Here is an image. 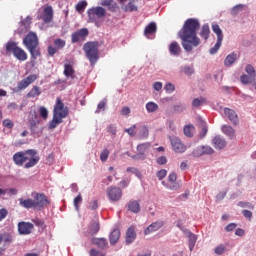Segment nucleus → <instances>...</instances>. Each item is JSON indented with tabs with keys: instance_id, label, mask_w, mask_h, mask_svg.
Returning a JSON list of instances; mask_svg holds the SVG:
<instances>
[{
	"instance_id": "1",
	"label": "nucleus",
	"mask_w": 256,
	"mask_h": 256,
	"mask_svg": "<svg viewBox=\"0 0 256 256\" xmlns=\"http://www.w3.org/2000/svg\"><path fill=\"white\" fill-rule=\"evenodd\" d=\"M201 23L195 18H189L184 22L182 29L178 32V37L182 41V47L188 53L193 51V47L201 45V39L197 37Z\"/></svg>"
},
{
	"instance_id": "2",
	"label": "nucleus",
	"mask_w": 256,
	"mask_h": 256,
	"mask_svg": "<svg viewBox=\"0 0 256 256\" xmlns=\"http://www.w3.org/2000/svg\"><path fill=\"white\" fill-rule=\"evenodd\" d=\"M41 160V157L37 155V150L29 149L26 151H20L13 155V161L15 165L19 167L23 166L26 161H28L24 167L25 169H31V167H35L37 163Z\"/></svg>"
},
{
	"instance_id": "3",
	"label": "nucleus",
	"mask_w": 256,
	"mask_h": 256,
	"mask_svg": "<svg viewBox=\"0 0 256 256\" xmlns=\"http://www.w3.org/2000/svg\"><path fill=\"white\" fill-rule=\"evenodd\" d=\"M23 45L28 49L31 60L29 65L35 67L37 65V57H41V48H39V37L35 32H29L23 39Z\"/></svg>"
},
{
	"instance_id": "4",
	"label": "nucleus",
	"mask_w": 256,
	"mask_h": 256,
	"mask_svg": "<svg viewBox=\"0 0 256 256\" xmlns=\"http://www.w3.org/2000/svg\"><path fill=\"white\" fill-rule=\"evenodd\" d=\"M5 49L7 55H13L18 61H27L28 59L27 52L15 41H8L5 44Z\"/></svg>"
},
{
	"instance_id": "5",
	"label": "nucleus",
	"mask_w": 256,
	"mask_h": 256,
	"mask_svg": "<svg viewBox=\"0 0 256 256\" xmlns=\"http://www.w3.org/2000/svg\"><path fill=\"white\" fill-rule=\"evenodd\" d=\"M83 49L90 64L95 65L99 61V43L87 42Z\"/></svg>"
},
{
	"instance_id": "6",
	"label": "nucleus",
	"mask_w": 256,
	"mask_h": 256,
	"mask_svg": "<svg viewBox=\"0 0 256 256\" xmlns=\"http://www.w3.org/2000/svg\"><path fill=\"white\" fill-rule=\"evenodd\" d=\"M87 15L89 22L97 25L98 19H103L107 15V10L101 6H96L88 9Z\"/></svg>"
},
{
	"instance_id": "7",
	"label": "nucleus",
	"mask_w": 256,
	"mask_h": 256,
	"mask_svg": "<svg viewBox=\"0 0 256 256\" xmlns=\"http://www.w3.org/2000/svg\"><path fill=\"white\" fill-rule=\"evenodd\" d=\"M53 115H56V117H59L60 119H65V117L69 115V108L65 106L61 97H57L56 99Z\"/></svg>"
},
{
	"instance_id": "8",
	"label": "nucleus",
	"mask_w": 256,
	"mask_h": 256,
	"mask_svg": "<svg viewBox=\"0 0 256 256\" xmlns=\"http://www.w3.org/2000/svg\"><path fill=\"white\" fill-rule=\"evenodd\" d=\"M212 31L217 35V42L214 47L210 48L209 53L210 55H215L219 49H221V45L223 43V30L219 27V24L212 25Z\"/></svg>"
},
{
	"instance_id": "9",
	"label": "nucleus",
	"mask_w": 256,
	"mask_h": 256,
	"mask_svg": "<svg viewBox=\"0 0 256 256\" xmlns=\"http://www.w3.org/2000/svg\"><path fill=\"white\" fill-rule=\"evenodd\" d=\"M34 209H37L38 211H41L42 209H45V207H48V205H51V201H49V198L44 193H37L34 196Z\"/></svg>"
},
{
	"instance_id": "10",
	"label": "nucleus",
	"mask_w": 256,
	"mask_h": 256,
	"mask_svg": "<svg viewBox=\"0 0 256 256\" xmlns=\"http://www.w3.org/2000/svg\"><path fill=\"white\" fill-rule=\"evenodd\" d=\"M107 196L110 201L117 202L120 201L121 197H123V191L119 187L111 186L107 188Z\"/></svg>"
},
{
	"instance_id": "11",
	"label": "nucleus",
	"mask_w": 256,
	"mask_h": 256,
	"mask_svg": "<svg viewBox=\"0 0 256 256\" xmlns=\"http://www.w3.org/2000/svg\"><path fill=\"white\" fill-rule=\"evenodd\" d=\"M19 235H31L33 233V229H35V225L31 222L21 221L17 225Z\"/></svg>"
},
{
	"instance_id": "12",
	"label": "nucleus",
	"mask_w": 256,
	"mask_h": 256,
	"mask_svg": "<svg viewBox=\"0 0 256 256\" xmlns=\"http://www.w3.org/2000/svg\"><path fill=\"white\" fill-rule=\"evenodd\" d=\"M170 143L175 153H185V151H187V146H185V144H183L181 139L177 137H171Z\"/></svg>"
},
{
	"instance_id": "13",
	"label": "nucleus",
	"mask_w": 256,
	"mask_h": 256,
	"mask_svg": "<svg viewBox=\"0 0 256 256\" xmlns=\"http://www.w3.org/2000/svg\"><path fill=\"white\" fill-rule=\"evenodd\" d=\"M89 35V30L87 28H82L71 35L72 43H79V41H85V37Z\"/></svg>"
},
{
	"instance_id": "14",
	"label": "nucleus",
	"mask_w": 256,
	"mask_h": 256,
	"mask_svg": "<svg viewBox=\"0 0 256 256\" xmlns=\"http://www.w3.org/2000/svg\"><path fill=\"white\" fill-rule=\"evenodd\" d=\"M35 81H37V75H29L18 83L17 91H23V89H27V87H29L31 83H35Z\"/></svg>"
},
{
	"instance_id": "15",
	"label": "nucleus",
	"mask_w": 256,
	"mask_h": 256,
	"mask_svg": "<svg viewBox=\"0 0 256 256\" xmlns=\"http://www.w3.org/2000/svg\"><path fill=\"white\" fill-rule=\"evenodd\" d=\"M149 147H151V143L147 142V143H143L137 146V152L138 154L132 156V159L137 160V159H145V152L147 151V149H149Z\"/></svg>"
},
{
	"instance_id": "16",
	"label": "nucleus",
	"mask_w": 256,
	"mask_h": 256,
	"mask_svg": "<svg viewBox=\"0 0 256 256\" xmlns=\"http://www.w3.org/2000/svg\"><path fill=\"white\" fill-rule=\"evenodd\" d=\"M224 115L228 117L229 121L234 125H239V117L237 116V112L231 108H224Z\"/></svg>"
},
{
	"instance_id": "17",
	"label": "nucleus",
	"mask_w": 256,
	"mask_h": 256,
	"mask_svg": "<svg viewBox=\"0 0 256 256\" xmlns=\"http://www.w3.org/2000/svg\"><path fill=\"white\" fill-rule=\"evenodd\" d=\"M157 33V24L155 22L149 23L144 29V35L147 39H153Z\"/></svg>"
},
{
	"instance_id": "18",
	"label": "nucleus",
	"mask_w": 256,
	"mask_h": 256,
	"mask_svg": "<svg viewBox=\"0 0 256 256\" xmlns=\"http://www.w3.org/2000/svg\"><path fill=\"white\" fill-rule=\"evenodd\" d=\"M163 225H164L163 221L153 222L144 230V234L151 235V233H155V231H159V229H161Z\"/></svg>"
},
{
	"instance_id": "19",
	"label": "nucleus",
	"mask_w": 256,
	"mask_h": 256,
	"mask_svg": "<svg viewBox=\"0 0 256 256\" xmlns=\"http://www.w3.org/2000/svg\"><path fill=\"white\" fill-rule=\"evenodd\" d=\"M91 243L92 245H95L96 247H98V249H107V245H109V243L107 242V239L105 238H97V237H93L91 239Z\"/></svg>"
},
{
	"instance_id": "20",
	"label": "nucleus",
	"mask_w": 256,
	"mask_h": 256,
	"mask_svg": "<svg viewBox=\"0 0 256 256\" xmlns=\"http://www.w3.org/2000/svg\"><path fill=\"white\" fill-rule=\"evenodd\" d=\"M169 53L173 55L174 57H179L181 55V46L179 45V42L173 41L169 45Z\"/></svg>"
},
{
	"instance_id": "21",
	"label": "nucleus",
	"mask_w": 256,
	"mask_h": 256,
	"mask_svg": "<svg viewBox=\"0 0 256 256\" xmlns=\"http://www.w3.org/2000/svg\"><path fill=\"white\" fill-rule=\"evenodd\" d=\"M44 23H51L53 21V7L46 6L44 8V14L42 16Z\"/></svg>"
},
{
	"instance_id": "22",
	"label": "nucleus",
	"mask_w": 256,
	"mask_h": 256,
	"mask_svg": "<svg viewBox=\"0 0 256 256\" xmlns=\"http://www.w3.org/2000/svg\"><path fill=\"white\" fill-rule=\"evenodd\" d=\"M119 239H121V230L115 228L109 235L110 245H117Z\"/></svg>"
},
{
	"instance_id": "23",
	"label": "nucleus",
	"mask_w": 256,
	"mask_h": 256,
	"mask_svg": "<svg viewBox=\"0 0 256 256\" xmlns=\"http://www.w3.org/2000/svg\"><path fill=\"white\" fill-rule=\"evenodd\" d=\"M0 237H1V243L4 242V245H11V243H13L15 239L13 231L4 232L3 234H0Z\"/></svg>"
},
{
	"instance_id": "24",
	"label": "nucleus",
	"mask_w": 256,
	"mask_h": 256,
	"mask_svg": "<svg viewBox=\"0 0 256 256\" xmlns=\"http://www.w3.org/2000/svg\"><path fill=\"white\" fill-rule=\"evenodd\" d=\"M212 143L215 149H225V147H227V141H225L221 136L214 137Z\"/></svg>"
},
{
	"instance_id": "25",
	"label": "nucleus",
	"mask_w": 256,
	"mask_h": 256,
	"mask_svg": "<svg viewBox=\"0 0 256 256\" xmlns=\"http://www.w3.org/2000/svg\"><path fill=\"white\" fill-rule=\"evenodd\" d=\"M127 208L131 213H139V211H141V204H139V201L137 200H130L127 203Z\"/></svg>"
},
{
	"instance_id": "26",
	"label": "nucleus",
	"mask_w": 256,
	"mask_h": 256,
	"mask_svg": "<svg viewBox=\"0 0 256 256\" xmlns=\"http://www.w3.org/2000/svg\"><path fill=\"white\" fill-rule=\"evenodd\" d=\"M19 205H20V207H23L24 209H35V202L31 198H28V199L20 198Z\"/></svg>"
},
{
	"instance_id": "27",
	"label": "nucleus",
	"mask_w": 256,
	"mask_h": 256,
	"mask_svg": "<svg viewBox=\"0 0 256 256\" xmlns=\"http://www.w3.org/2000/svg\"><path fill=\"white\" fill-rule=\"evenodd\" d=\"M135 239H137V234L135 233V229L134 228H128L127 232H126V244L127 245H131V243H133V241H135Z\"/></svg>"
},
{
	"instance_id": "28",
	"label": "nucleus",
	"mask_w": 256,
	"mask_h": 256,
	"mask_svg": "<svg viewBox=\"0 0 256 256\" xmlns=\"http://www.w3.org/2000/svg\"><path fill=\"white\" fill-rule=\"evenodd\" d=\"M221 131L230 139L235 137V128H232L230 125H222Z\"/></svg>"
},
{
	"instance_id": "29",
	"label": "nucleus",
	"mask_w": 256,
	"mask_h": 256,
	"mask_svg": "<svg viewBox=\"0 0 256 256\" xmlns=\"http://www.w3.org/2000/svg\"><path fill=\"white\" fill-rule=\"evenodd\" d=\"M100 229H101V226L99 225V221H94L90 224L88 228V233L89 235H97Z\"/></svg>"
},
{
	"instance_id": "30",
	"label": "nucleus",
	"mask_w": 256,
	"mask_h": 256,
	"mask_svg": "<svg viewBox=\"0 0 256 256\" xmlns=\"http://www.w3.org/2000/svg\"><path fill=\"white\" fill-rule=\"evenodd\" d=\"M64 75L65 77H71V79H75V69H73V65L71 64L64 65Z\"/></svg>"
},
{
	"instance_id": "31",
	"label": "nucleus",
	"mask_w": 256,
	"mask_h": 256,
	"mask_svg": "<svg viewBox=\"0 0 256 256\" xmlns=\"http://www.w3.org/2000/svg\"><path fill=\"white\" fill-rule=\"evenodd\" d=\"M61 123H63V118H59L58 116L53 114V118L49 122L48 128L49 129H55V128H57V125H61Z\"/></svg>"
},
{
	"instance_id": "32",
	"label": "nucleus",
	"mask_w": 256,
	"mask_h": 256,
	"mask_svg": "<svg viewBox=\"0 0 256 256\" xmlns=\"http://www.w3.org/2000/svg\"><path fill=\"white\" fill-rule=\"evenodd\" d=\"M39 95H41V88L39 86H33L29 93H27L29 99H34V97H39Z\"/></svg>"
},
{
	"instance_id": "33",
	"label": "nucleus",
	"mask_w": 256,
	"mask_h": 256,
	"mask_svg": "<svg viewBox=\"0 0 256 256\" xmlns=\"http://www.w3.org/2000/svg\"><path fill=\"white\" fill-rule=\"evenodd\" d=\"M211 33V29H209V24H204L202 26L201 32H200V36L205 39V41H207V39H209V35Z\"/></svg>"
},
{
	"instance_id": "34",
	"label": "nucleus",
	"mask_w": 256,
	"mask_h": 256,
	"mask_svg": "<svg viewBox=\"0 0 256 256\" xmlns=\"http://www.w3.org/2000/svg\"><path fill=\"white\" fill-rule=\"evenodd\" d=\"M237 61V54H229L226 59L224 60V65L226 67H231V65H233V63H235Z\"/></svg>"
},
{
	"instance_id": "35",
	"label": "nucleus",
	"mask_w": 256,
	"mask_h": 256,
	"mask_svg": "<svg viewBox=\"0 0 256 256\" xmlns=\"http://www.w3.org/2000/svg\"><path fill=\"white\" fill-rule=\"evenodd\" d=\"M123 10L125 13H133V11H137L135 0H131L126 6L123 7Z\"/></svg>"
},
{
	"instance_id": "36",
	"label": "nucleus",
	"mask_w": 256,
	"mask_h": 256,
	"mask_svg": "<svg viewBox=\"0 0 256 256\" xmlns=\"http://www.w3.org/2000/svg\"><path fill=\"white\" fill-rule=\"evenodd\" d=\"M40 121L37 119V114L34 115L32 119L29 120V127L33 133L37 131V125H39Z\"/></svg>"
},
{
	"instance_id": "37",
	"label": "nucleus",
	"mask_w": 256,
	"mask_h": 256,
	"mask_svg": "<svg viewBox=\"0 0 256 256\" xmlns=\"http://www.w3.org/2000/svg\"><path fill=\"white\" fill-rule=\"evenodd\" d=\"M240 81L241 83H243V85H249V83H253V81H255V77L251 76V75H247V74H243L240 77Z\"/></svg>"
},
{
	"instance_id": "38",
	"label": "nucleus",
	"mask_w": 256,
	"mask_h": 256,
	"mask_svg": "<svg viewBox=\"0 0 256 256\" xmlns=\"http://www.w3.org/2000/svg\"><path fill=\"white\" fill-rule=\"evenodd\" d=\"M159 109V105H157V103L155 102H148L146 104V111H148V113H155V111H157Z\"/></svg>"
},
{
	"instance_id": "39",
	"label": "nucleus",
	"mask_w": 256,
	"mask_h": 256,
	"mask_svg": "<svg viewBox=\"0 0 256 256\" xmlns=\"http://www.w3.org/2000/svg\"><path fill=\"white\" fill-rule=\"evenodd\" d=\"M193 131H195V126L193 124L184 127V135L186 137H193Z\"/></svg>"
},
{
	"instance_id": "40",
	"label": "nucleus",
	"mask_w": 256,
	"mask_h": 256,
	"mask_svg": "<svg viewBox=\"0 0 256 256\" xmlns=\"http://www.w3.org/2000/svg\"><path fill=\"white\" fill-rule=\"evenodd\" d=\"M189 239V249L193 251V247H195V243H197V236L193 233H190L188 236Z\"/></svg>"
},
{
	"instance_id": "41",
	"label": "nucleus",
	"mask_w": 256,
	"mask_h": 256,
	"mask_svg": "<svg viewBox=\"0 0 256 256\" xmlns=\"http://www.w3.org/2000/svg\"><path fill=\"white\" fill-rule=\"evenodd\" d=\"M207 103V99L201 97V98H196L192 101V107H201V105H205Z\"/></svg>"
},
{
	"instance_id": "42",
	"label": "nucleus",
	"mask_w": 256,
	"mask_h": 256,
	"mask_svg": "<svg viewBox=\"0 0 256 256\" xmlns=\"http://www.w3.org/2000/svg\"><path fill=\"white\" fill-rule=\"evenodd\" d=\"M139 135L141 139H147L149 137V128H147L145 125L141 126Z\"/></svg>"
},
{
	"instance_id": "43",
	"label": "nucleus",
	"mask_w": 256,
	"mask_h": 256,
	"mask_svg": "<svg viewBox=\"0 0 256 256\" xmlns=\"http://www.w3.org/2000/svg\"><path fill=\"white\" fill-rule=\"evenodd\" d=\"M38 113L40 115V117H42V119L47 120L49 117V110H47V108H45V106H41L38 110Z\"/></svg>"
},
{
	"instance_id": "44",
	"label": "nucleus",
	"mask_w": 256,
	"mask_h": 256,
	"mask_svg": "<svg viewBox=\"0 0 256 256\" xmlns=\"http://www.w3.org/2000/svg\"><path fill=\"white\" fill-rule=\"evenodd\" d=\"M83 203V196L81 194H78L77 197L74 198V207L76 211H79V205Z\"/></svg>"
},
{
	"instance_id": "45",
	"label": "nucleus",
	"mask_w": 256,
	"mask_h": 256,
	"mask_svg": "<svg viewBox=\"0 0 256 256\" xmlns=\"http://www.w3.org/2000/svg\"><path fill=\"white\" fill-rule=\"evenodd\" d=\"M54 45L59 50V49H63V47H65L66 42L63 39L58 38V39L54 40Z\"/></svg>"
},
{
	"instance_id": "46",
	"label": "nucleus",
	"mask_w": 256,
	"mask_h": 256,
	"mask_svg": "<svg viewBox=\"0 0 256 256\" xmlns=\"http://www.w3.org/2000/svg\"><path fill=\"white\" fill-rule=\"evenodd\" d=\"M105 107H107V99L102 100L95 111V113H101V111H105Z\"/></svg>"
},
{
	"instance_id": "47",
	"label": "nucleus",
	"mask_w": 256,
	"mask_h": 256,
	"mask_svg": "<svg viewBox=\"0 0 256 256\" xmlns=\"http://www.w3.org/2000/svg\"><path fill=\"white\" fill-rule=\"evenodd\" d=\"M202 148V155H213V153H215V151L213 150V148H211V146H201Z\"/></svg>"
},
{
	"instance_id": "48",
	"label": "nucleus",
	"mask_w": 256,
	"mask_h": 256,
	"mask_svg": "<svg viewBox=\"0 0 256 256\" xmlns=\"http://www.w3.org/2000/svg\"><path fill=\"white\" fill-rule=\"evenodd\" d=\"M245 71L248 75H250L251 77H256V73H255V68L253 67V65L248 64L245 68Z\"/></svg>"
},
{
	"instance_id": "49",
	"label": "nucleus",
	"mask_w": 256,
	"mask_h": 256,
	"mask_svg": "<svg viewBox=\"0 0 256 256\" xmlns=\"http://www.w3.org/2000/svg\"><path fill=\"white\" fill-rule=\"evenodd\" d=\"M182 73L185 75L191 76L193 73H195V70H193V67L190 66H184L181 68Z\"/></svg>"
},
{
	"instance_id": "50",
	"label": "nucleus",
	"mask_w": 256,
	"mask_h": 256,
	"mask_svg": "<svg viewBox=\"0 0 256 256\" xmlns=\"http://www.w3.org/2000/svg\"><path fill=\"white\" fill-rule=\"evenodd\" d=\"M226 251V248H225V245L223 244H220L218 245L215 249H214V253L216 255H223V253H225Z\"/></svg>"
},
{
	"instance_id": "51",
	"label": "nucleus",
	"mask_w": 256,
	"mask_h": 256,
	"mask_svg": "<svg viewBox=\"0 0 256 256\" xmlns=\"http://www.w3.org/2000/svg\"><path fill=\"white\" fill-rule=\"evenodd\" d=\"M85 7H87V1H80L76 5V11H78V13H81V11L85 10Z\"/></svg>"
},
{
	"instance_id": "52",
	"label": "nucleus",
	"mask_w": 256,
	"mask_h": 256,
	"mask_svg": "<svg viewBox=\"0 0 256 256\" xmlns=\"http://www.w3.org/2000/svg\"><path fill=\"white\" fill-rule=\"evenodd\" d=\"M90 256H107L105 252L99 251L95 248H92L89 252Z\"/></svg>"
},
{
	"instance_id": "53",
	"label": "nucleus",
	"mask_w": 256,
	"mask_h": 256,
	"mask_svg": "<svg viewBox=\"0 0 256 256\" xmlns=\"http://www.w3.org/2000/svg\"><path fill=\"white\" fill-rule=\"evenodd\" d=\"M117 9H119L117 2H115V0H112L111 3L108 5V11H111V13H115Z\"/></svg>"
},
{
	"instance_id": "54",
	"label": "nucleus",
	"mask_w": 256,
	"mask_h": 256,
	"mask_svg": "<svg viewBox=\"0 0 256 256\" xmlns=\"http://www.w3.org/2000/svg\"><path fill=\"white\" fill-rule=\"evenodd\" d=\"M107 159H109V150L104 149L101 154H100V160L105 163V161H107Z\"/></svg>"
},
{
	"instance_id": "55",
	"label": "nucleus",
	"mask_w": 256,
	"mask_h": 256,
	"mask_svg": "<svg viewBox=\"0 0 256 256\" xmlns=\"http://www.w3.org/2000/svg\"><path fill=\"white\" fill-rule=\"evenodd\" d=\"M2 125H3V127H6V129H13V127L15 126L13 121H11L9 119L3 120Z\"/></svg>"
},
{
	"instance_id": "56",
	"label": "nucleus",
	"mask_w": 256,
	"mask_h": 256,
	"mask_svg": "<svg viewBox=\"0 0 256 256\" xmlns=\"http://www.w3.org/2000/svg\"><path fill=\"white\" fill-rule=\"evenodd\" d=\"M126 171L127 173H133V175H136V177H141V172L135 167H129L126 169Z\"/></svg>"
},
{
	"instance_id": "57",
	"label": "nucleus",
	"mask_w": 256,
	"mask_h": 256,
	"mask_svg": "<svg viewBox=\"0 0 256 256\" xmlns=\"http://www.w3.org/2000/svg\"><path fill=\"white\" fill-rule=\"evenodd\" d=\"M166 93H173L175 91V85L172 83H167L164 87Z\"/></svg>"
},
{
	"instance_id": "58",
	"label": "nucleus",
	"mask_w": 256,
	"mask_h": 256,
	"mask_svg": "<svg viewBox=\"0 0 256 256\" xmlns=\"http://www.w3.org/2000/svg\"><path fill=\"white\" fill-rule=\"evenodd\" d=\"M157 177L159 181H162V179H165V177H167V170L161 169L160 171H158Z\"/></svg>"
},
{
	"instance_id": "59",
	"label": "nucleus",
	"mask_w": 256,
	"mask_h": 256,
	"mask_svg": "<svg viewBox=\"0 0 256 256\" xmlns=\"http://www.w3.org/2000/svg\"><path fill=\"white\" fill-rule=\"evenodd\" d=\"M192 155H193V157H201V156H203L202 148L198 147V148L194 149L193 152H192Z\"/></svg>"
},
{
	"instance_id": "60",
	"label": "nucleus",
	"mask_w": 256,
	"mask_h": 256,
	"mask_svg": "<svg viewBox=\"0 0 256 256\" xmlns=\"http://www.w3.org/2000/svg\"><path fill=\"white\" fill-rule=\"evenodd\" d=\"M32 222L34 223V225H36V227H45V221L39 218L33 219Z\"/></svg>"
},
{
	"instance_id": "61",
	"label": "nucleus",
	"mask_w": 256,
	"mask_h": 256,
	"mask_svg": "<svg viewBox=\"0 0 256 256\" xmlns=\"http://www.w3.org/2000/svg\"><path fill=\"white\" fill-rule=\"evenodd\" d=\"M89 209H92V211H95V209H99V202L97 200L90 201Z\"/></svg>"
},
{
	"instance_id": "62",
	"label": "nucleus",
	"mask_w": 256,
	"mask_h": 256,
	"mask_svg": "<svg viewBox=\"0 0 256 256\" xmlns=\"http://www.w3.org/2000/svg\"><path fill=\"white\" fill-rule=\"evenodd\" d=\"M156 163L158 165H167V157L161 156V157L157 158Z\"/></svg>"
},
{
	"instance_id": "63",
	"label": "nucleus",
	"mask_w": 256,
	"mask_h": 256,
	"mask_svg": "<svg viewBox=\"0 0 256 256\" xmlns=\"http://www.w3.org/2000/svg\"><path fill=\"white\" fill-rule=\"evenodd\" d=\"M7 215H9V211H7V209H0V221H3V219H5Z\"/></svg>"
},
{
	"instance_id": "64",
	"label": "nucleus",
	"mask_w": 256,
	"mask_h": 256,
	"mask_svg": "<svg viewBox=\"0 0 256 256\" xmlns=\"http://www.w3.org/2000/svg\"><path fill=\"white\" fill-rule=\"evenodd\" d=\"M57 51H59V50L56 47L49 46L48 47V55H49V57H53V55H55V53H57Z\"/></svg>"
}]
</instances>
